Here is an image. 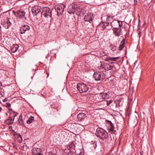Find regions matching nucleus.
<instances>
[{
  "instance_id": "nucleus-5",
  "label": "nucleus",
  "mask_w": 155,
  "mask_h": 155,
  "mask_svg": "<svg viewBox=\"0 0 155 155\" xmlns=\"http://www.w3.org/2000/svg\"><path fill=\"white\" fill-rule=\"evenodd\" d=\"M51 11L48 8L45 7L42 8L41 13V15H43L45 18L51 17Z\"/></svg>"
},
{
  "instance_id": "nucleus-27",
  "label": "nucleus",
  "mask_w": 155,
  "mask_h": 155,
  "mask_svg": "<svg viewBox=\"0 0 155 155\" xmlns=\"http://www.w3.org/2000/svg\"><path fill=\"white\" fill-rule=\"evenodd\" d=\"M116 47V46L115 45H113L112 44L110 45L109 46V48L113 51L115 50Z\"/></svg>"
},
{
  "instance_id": "nucleus-29",
  "label": "nucleus",
  "mask_w": 155,
  "mask_h": 155,
  "mask_svg": "<svg viewBox=\"0 0 155 155\" xmlns=\"http://www.w3.org/2000/svg\"><path fill=\"white\" fill-rule=\"evenodd\" d=\"M51 107L52 108L55 109L57 111H58V105L53 103L52 104H51Z\"/></svg>"
},
{
  "instance_id": "nucleus-48",
  "label": "nucleus",
  "mask_w": 155,
  "mask_h": 155,
  "mask_svg": "<svg viewBox=\"0 0 155 155\" xmlns=\"http://www.w3.org/2000/svg\"><path fill=\"white\" fill-rule=\"evenodd\" d=\"M114 63V62H111V63H111V64H113V63Z\"/></svg>"
},
{
  "instance_id": "nucleus-31",
  "label": "nucleus",
  "mask_w": 155,
  "mask_h": 155,
  "mask_svg": "<svg viewBox=\"0 0 155 155\" xmlns=\"http://www.w3.org/2000/svg\"><path fill=\"white\" fill-rule=\"evenodd\" d=\"M107 70H110L111 69H113V68H115V67L114 66V65H110L109 64H108L107 65Z\"/></svg>"
},
{
  "instance_id": "nucleus-10",
  "label": "nucleus",
  "mask_w": 155,
  "mask_h": 155,
  "mask_svg": "<svg viewBox=\"0 0 155 155\" xmlns=\"http://www.w3.org/2000/svg\"><path fill=\"white\" fill-rule=\"evenodd\" d=\"M41 8L38 5L33 7L31 9L32 13L34 16H36L41 12Z\"/></svg>"
},
{
  "instance_id": "nucleus-7",
  "label": "nucleus",
  "mask_w": 155,
  "mask_h": 155,
  "mask_svg": "<svg viewBox=\"0 0 155 155\" xmlns=\"http://www.w3.org/2000/svg\"><path fill=\"white\" fill-rule=\"evenodd\" d=\"M65 6L63 4L57 5L55 6V9L57 12V15L58 16L61 14L64 11Z\"/></svg>"
},
{
  "instance_id": "nucleus-47",
  "label": "nucleus",
  "mask_w": 155,
  "mask_h": 155,
  "mask_svg": "<svg viewBox=\"0 0 155 155\" xmlns=\"http://www.w3.org/2000/svg\"><path fill=\"white\" fill-rule=\"evenodd\" d=\"M2 110V108L1 107H0V110Z\"/></svg>"
},
{
  "instance_id": "nucleus-23",
  "label": "nucleus",
  "mask_w": 155,
  "mask_h": 155,
  "mask_svg": "<svg viewBox=\"0 0 155 155\" xmlns=\"http://www.w3.org/2000/svg\"><path fill=\"white\" fill-rule=\"evenodd\" d=\"M119 58L118 57H107V58L105 60L106 61H109L111 60L113 61H115L116 60Z\"/></svg>"
},
{
  "instance_id": "nucleus-36",
  "label": "nucleus",
  "mask_w": 155,
  "mask_h": 155,
  "mask_svg": "<svg viewBox=\"0 0 155 155\" xmlns=\"http://www.w3.org/2000/svg\"><path fill=\"white\" fill-rule=\"evenodd\" d=\"M11 104L10 103H6V106L7 107H11Z\"/></svg>"
},
{
  "instance_id": "nucleus-22",
  "label": "nucleus",
  "mask_w": 155,
  "mask_h": 155,
  "mask_svg": "<svg viewBox=\"0 0 155 155\" xmlns=\"http://www.w3.org/2000/svg\"><path fill=\"white\" fill-rule=\"evenodd\" d=\"M106 121L107 122V123L109 124L110 126V131H116V130H114V126L113 124H112V122L109 120H106Z\"/></svg>"
},
{
  "instance_id": "nucleus-38",
  "label": "nucleus",
  "mask_w": 155,
  "mask_h": 155,
  "mask_svg": "<svg viewBox=\"0 0 155 155\" xmlns=\"http://www.w3.org/2000/svg\"><path fill=\"white\" fill-rule=\"evenodd\" d=\"M7 100H8V99H7V98H5L4 99H3V101L4 102H6V101H7Z\"/></svg>"
},
{
  "instance_id": "nucleus-9",
  "label": "nucleus",
  "mask_w": 155,
  "mask_h": 155,
  "mask_svg": "<svg viewBox=\"0 0 155 155\" xmlns=\"http://www.w3.org/2000/svg\"><path fill=\"white\" fill-rule=\"evenodd\" d=\"M1 24L6 29L9 28L11 25V23L8 18H6L5 19H2L1 22Z\"/></svg>"
},
{
  "instance_id": "nucleus-19",
  "label": "nucleus",
  "mask_w": 155,
  "mask_h": 155,
  "mask_svg": "<svg viewBox=\"0 0 155 155\" xmlns=\"http://www.w3.org/2000/svg\"><path fill=\"white\" fill-rule=\"evenodd\" d=\"M19 46L18 45L15 44L13 45L11 48L12 52L13 53H15L17 50Z\"/></svg>"
},
{
  "instance_id": "nucleus-3",
  "label": "nucleus",
  "mask_w": 155,
  "mask_h": 155,
  "mask_svg": "<svg viewBox=\"0 0 155 155\" xmlns=\"http://www.w3.org/2000/svg\"><path fill=\"white\" fill-rule=\"evenodd\" d=\"M13 13L17 18H23L24 20L26 19V17L25 16V12L22 10H20L16 12L13 11Z\"/></svg>"
},
{
  "instance_id": "nucleus-41",
  "label": "nucleus",
  "mask_w": 155,
  "mask_h": 155,
  "mask_svg": "<svg viewBox=\"0 0 155 155\" xmlns=\"http://www.w3.org/2000/svg\"><path fill=\"white\" fill-rule=\"evenodd\" d=\"M8 110H9V111H12V112H13V111L12 110V109H11V108H9V109H8Z\"/></svg>"
},
{
  "instance_id": "nucleus-42",
  "label": "nucleus",
  "mask_w": 155,
  "mask_h": 155,
  "mask_svg": "<svg viewBox=\"0 0 155 155\" xmlns=\"http://www.w3.org/2000/svg\"><path fill=\"white\" fill-rule=\"evenodd\" d=\"M110 18V17L109 16H108L107 18V21H109V18Z\"/></svg>"
},
{
  "instance_id": "nucleus-39",
  "label": "nucleus",
  "mask_w": 155,
  "mask_h": 155,
  "mask_svg": "<svg viewBox=\"0 0 155 155\" xmlns=\"http://www.w3.org/2000/svg\"><path fill=\"white\" fill-rule=\"evenodd\" d=\"M138 34L139 35V37L140 38L141 36V32L140 31H139Z\"/></svg>"
},
{
  "instance_id": "nucleus-46",
  "label": "nucleus",
  "mask_w": 155,
  "mask_h": 155,
  "mask_svg": "<svg viewBox=\"0 0 155 155\" xmlns=\"http://www.w3.org/2000/svg\"><path fill=\"white\" fill-rule=\"evenodd\" d=\"M1 31V26L0 25V31Z\"/></svg>"
},
{
  "instance_id": "nucleus-16",
  "label": "nucleus",
  "mask_w": 155,
  "mask_h": 155,
  "mask_svg": "<svg viewBox=\"0 0 155 155\" xmlns=\"http://www.w3.org/2000/svg\"><path fill=\"white\" fill-rule=\"evenodd\" d=\"M87 117L86 114L83 113H79L77 116V120L78 121H83Z\"/></svg>"
},
{
  "instance_id": "nucleus-40",
  "label": "nucleus",
  "mask_w": 155,
  "mask_h": 155,
  "mask_svg": "<svg viewBox=\"0 0 155 155\" xmlns=\"http://www.w3.org/2000/svg\"><path fill=\"white\" fill-rule=\"evenodd\" d=\"M140 21L139 18V19H138V26H140Z\"/></svg>"
},
{
  "instance_id": "nucleus-30",
  "label": "nucleus",
  "mask_w": 155,
  "mask_h": 155,
  "mask_svg": "<svg viewBox=\"0 0 155 155\" xmlns=\"http://www.w3.org/2000/svg\"><path fill=\"white\" fill-rule=\"evenodd\" d=\"M75 150H72L68 153V155H76L75 153Z\"/></svg>"
},
{
  "instance_id": "nucleus-25",
  "label": "nucleus",
  "mask_w": 155,
  "mask_h": 155,
  "mask_svg": "<svg viewBox=\"0 0 155 155\" xmlns=\"http://www.w3.org/2000/svg\"><path fill=\"white\" fill-rule=\"evenodd\" d=\"M109 23L107 22H103L101 23L100 26H101L103 28H104L106 26H108L109 25Z\"/></svg>"
},
{
  "instance_id": "nucleus-43",
  "label": "nucleus",
  "mask_w": 155,
  "mask_h": 155,
  "mask_svg": "<svg viewBox=\"0 0 155 155\" xmlns=\"http://www.w3.org/2000/svg\"><path fill=\"white\" fill-rule=\"evenodd\" d=\"M78 155H84V154L82 153H80Z\"/></svg>"
},
{
  "instance_id": "nucleus-17",
  "label": "nucleus",
  "mask_w": 155,
  "mask_h": 155,
  "mask_svg": "<svg viewBox=\"0 0 155 155\" xmlns=\"http://www.w3.org/2000/svg\"><path fill=\"white\" fill-rule=\"evenodd\" d=\"M13 136L17 140V141L19 142H21L22 140V139L21 136L15 132L13 134Z\"/></svg>"
},
{
  "instance_id": "nucleus-11",
  "label": "nucleus",
  "mask_w": 155,
  "mask_h": 155,
  "mask_svg": "<svg viewBox=\"0 0 155 155\" xmlns=\"http://www.w3.org/2000/svg\"><path fill=\"white\" fill-rule=\"evenodd\" d=\"M101 75L102 73L99 72H96L94 74L93 76L95 80H102L104 78L103 77V76H102Z\"/></svg>"
},
{
  "instance_id": "nucleus-4",
  "label": "nucleus",
  "mask_w": 155,
  "mask_h": 155,
  "mask_svg": "<svg viewBox=\"0 0 155 155\" xmlns=\"http://www.w3.org/2000/svg\"><path fill=\"white\" fill-rule=\"evenodd\" d=\"M123 22L121 21L114 20L111 23V25L112 29H114L120 27H122Z\"/></svg>"
},
{
  "instance_id": "nucleus-6",
  "label": "nucleus",
  "mask_w": 155,
  "mask_h": 155,
  "mask_svg": "<svg viewBox=\"0 0 155 155\" xmlns=\"http://www.w3.org/2000/svg\"><path fill=\"white\" fill-rule=\"evenodd\" d=\"M101 94L102 98L105 100L113 98L114 96V93L111 91H108L107 93H102Z\"/></svg>"
},
{
  "instance_id": "nucleus-2",
  "label": "nucleus",
  "mask_w": 155,
  "mask_h": 155,
  "mask_svg": "<svg viewBox=\"0 0 155 155\" xmlns=\"http://www.w3.org/2000/svg\"><path fill=\"white\" fill-rule=\"evenodd\" d=\"M77 88L80 93H86L88 90L89 87L87 85L83 83H78L77 85Z\"/></svg>"
},
{
  "instance_id": "nucleus-35",
  "label": "nucleus",
  "mask_w": 155,
  "mask_h": 155,
  "mask_svg": "<svg viewBox=\"0 0 155 155\" xmlns=\"http://www.w3.org/2000/svg\"><path fill=\"white\" fill-rule=\"evenodd\" d=\"M124 46L122 45H120L119 47V50L120 51L122 50L123 49V48H124Z\"/></svg>"
},
{
  "instance_id": "nucleus-18",
  "label": "nucleus",
  "mask_w": 155,
  "mask_h": 155,
  "mask_svg": "<svg viewBox=\"0 0 155 155\" xmlns=\"http://www.w3.org/2000/svg\"><path fill=\"white\" fill-rule=\"evenodd\" d=\"M74 143V141H72L69 143L68 146L67 148L70 150V151H71L72 150H75V145Z\"/></svg>"
},
{
  "instance_id": "nucleus-24",
  "label": "nucleus",
  "mask_w": 155,
  "mask_h": 155,
  "mask_svg": "<svg viewBox=\"0 0 155 155\" xmlns=\"http://www.w3.org/2000/svg\"><path fill=\"white\" fill-rule=\"evenodd\" d=\"M18 114L17 113H16L15 112H11L10 113V115L9 117L14 120L15 117Z\"/></svg>"
},
{
  "instance_id": "nucleus-12",
  "label": "nucleus",
  "mask_w": 155,
  "mask_h": 155,
  "mask_svg": "<svg viewBox=\"0 0 155 155\" xmlns=\"http://www.w3.org/2000/svg\"><path fill=\"white\" fill-rule=\"evenodd\" d=\"M30 29V26L27 25H21L20 27V32L21 34H23L25 33L26 31H28Z\"/></svg>"
},
{
  "instance_id": "nucleus-33",
  "label": "nucleus",
  "mask_w": 155,
  "mask_h": 155,
  "mask_svg": "<svg viewBox=\"0 0 155 155\" xmlns=\"http://www.w3.org/2000/svg\"><path fill=\"white\" fill-rule=\"evenodd\" d=\"M113 102V100H110L109 101L107 100L106 101V105L107 106H108Z\"/></svg>"
},
{
  "instance_id": "nucleus-50",
  "label": "nucleus",
  "mask_w": 155,
  "mask_h": 155,
  "mask_svg": "<svg viewBox=\"0 0 155 155\" xmlns=\"http://www.w3.org/2000/svg\"><path fill=\"white\" fill-rule=\"evenodd\" d=\"M41 64H42V63H41V62H39Z\"/></svg>"
},
{
  "instance_id": "nucleus-13",
  "label": "nucleus",
  "mask_w": 155,
  "mask_h": 155,
  "mask_svg": "<svg viewBox=\"0 0 155 155\" xmlns=\"http://www.w3.org/2000/svg\"><path fill=\"white\" fill-rule=\"evenodd\" d=\"M94 18L93 14L88 13L85 15L84 19L85 21H89L90 23H91Z\"/></svg>"
},
{
  "instance_id": "nucleus-44",
  "label": "nucleus",
  "mask_w": 155,
  "mask_h": 155,
  "mask_svg": "<svg viewBox=\"0 0 155 155\" xmlns=\"http://www.w3.org/2000/svg\"><path fill=\"white\" fill-rule=\"evenodd\" d=\"M2 85V84L1 82H0V86Z\"/></svg>"
},
{
  "instance_id": "nucleus-1",
  "label": "nucleus",
  "mask_w": 155,
  "mask_h": 155,
  "mask_svg": "<svg viewBox=\"0 0 155 155\" xmlns=\"http://www.w3.org/2000/svg\"><path fill=\"white\" fill-rule=\"evenodd\" d=\"M95 134L100 139L103 140L107 139L108 136V134L106 131L101 128H98L97 129Z\"/></svg>"
},
{
  "instance_id": "nucleus-26",
  "label": "nucleus",
  "mask_w": 155,
  "mask_h": 155,
  "mask_svg": "<svg viewBox=\"0 0 155 155\" xmlns=\"http://www.w3.org/2000/svg\"><path fill=\"white\" fill-rule=\"evenodd\" d=\"M34 120V117L33 116H31L29 117L28 120L26 121V123L28 124H30Z\"/></svg>"
},
{
  "instance_id": "nucleus-21",
  "label": "nucleus",
  "mask_w": 155,
  "mask_h": 155,
  "mask_svg": "<svg viewBox=\"0 0 155 155\" xmlns=\"http://www.w3.org/2000/svg\"><path fill=\"white\" fill-rule=\"evenodd\" d=\"M76 8H75V13L77 15H80L81 13V11L82 9L80 8L77 7V5H76Z\"/></svg>"
},
{
  "instance_id": "nucleus-34",
  "label": "nucleus",
  "mask_w": 155,
  "mask_h": 155,
  "mask_svg": "<svg viewBox=\"0 0 155 155\" xmlns=\"http://www.w3.org/2000/svg\"><path fill=\"white\" fill-rule=\"evenodd\" d=\"M125 39H123L122 41L120 42V44L121 45H122L124 46L125 45Z\"/></svg>"
},
{
  "instance_id": "nucleus-8",
  "label": "nucleus",
  "mask_w": 155,
  "mask_h": 155,
  "mask_svg": "<svg viewBox=\"0 0 155 155\" xmlns=\"http://www.w3.org/2000/svg\"><path fill=\"white\" fill-rule=\"evenodd\" d=\"M76 8L75 3V2L73 3L72 4L69 5L67 9V12L70 15H74Z\"/></svg>"
},
{
  "instance_id": "nucleus-45",
  "label": "nucleus",
  "mask_w": 155,
  "mask_h": 155,
  "mask_svg": "<svg viewBox=\"0 0 155 155\" xmlns=\"http://www.w3.org/2000/svg\"><path fill=\"white\" fill-rule=\"evenodd\" d=\"M114 103L115 104V105H116V107H117V104H116V103L115 102V101H114Z\"/></svg>"
},
{
  "instance_id": "nucleus-28",
  "label": "nucleus",
  "mask_w": 155,
  "mask_h": 155,
  "mask_svg": "<svg viewBox=\"0 0 155 155\" xmlns=\"http://www.w3.org/2000/svg\"><path fill=\"white\" fill-rule=\"evenodd\" d=\"M18 122L19 124L21 125L23 124L24 122L22 119V116L21 115L20 116L18 120Z\"/></svg>"
},
{
  "instance_id": "nucleus-37",
  "label": "nucleus",
  "mask_w": 155,
  "mask_h": 155,
  "mask_svg": "<svg viewBox=\"0 0 155 155\" xmlns=\"http://www.w3.org/2000/svg\"><path fill=\"white\" fill-rule=\"evenodd\" d=\"M127 25H128V24H127L126 25H124V28L125 30L126 29V28L127 27Z\"/></svg>"
},
{
  "instance_id": "nucleus-15",
  "label": "nucleus",
  "mask_w": 155,
  "mask_h": 155,
  "mask_svg": "<svg viewBox=\"0 0 155 155\" xmlns=\"http://www.w3.org/2000/svg\"><path fill=\"white\" fill-rule=\"evenodd\" d=\"M121 27L113 29V33L116 36L119 37L122 35V30Z\"/></svg>"
},
{
  "instance_id": "nucleus-32",
  "label": "nucleus",
  "mask_w": 155,
  "mask_h": 155,
  "mask_svg": "<svg viewBox=\"0 0 155 155\" xmlns=\"http://www.w3.org/2000/svg\"><path fill=\"white\" fill-rule=\"evenodd\" d=\"M4 89L0 87V97L3 96V94H4Z\"/></svg>"
},
{
  "instance_id": "nucleus-14",
  "label": "nucleus",
  "mask_w": 155,
  "mask_h": 155,
  "mask_svg": "<svg viewBox=\"0 0 155 155\" xmlns=\"http://www.w3.org/2000/svg\"><path fill=\"white\" fill-rule=\"evenodd\" d=\"M42 150L40 148H38L35 147L32 150V153L33 155H43L42 153Z\"/></svg>"
},
{
  "instance_id": "nucleus-49",
  "label": "nucleus",
  "mask_w": 155,
  "mask_h": 155,
  "mask_svg": "<svg viewBox=\"0 0 155 155\" xmlns=\"http://www.w3.org/2000/svg\"><path fill=\"white\" fill-rule=\"evenodd\" d=\"M140 155H143V154L142 153H140Z\"/></svg>"
},
{
  "instance_id": "nucleus-20",
  "label": "nucleus",
  "mask_w": 155,
  "mask_h": 155,
  "mask_svg": "<svg viewBox=\"0 0 155 155\" xmlns=\"http://www.w3.org/2000/svg\"><path fill=\"white\" fill-rule=\"evenodd\" d=\"M14 121V120L8 117V118L5 120V122L6 124L8 125H10L13 123Z\"/></svg>"
}]
</instances>
